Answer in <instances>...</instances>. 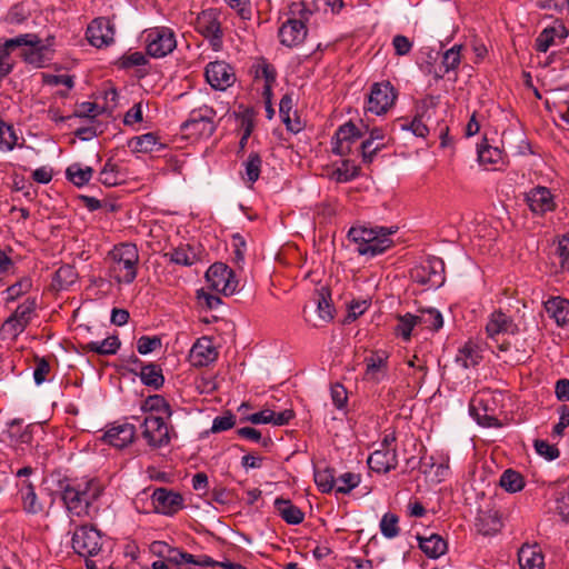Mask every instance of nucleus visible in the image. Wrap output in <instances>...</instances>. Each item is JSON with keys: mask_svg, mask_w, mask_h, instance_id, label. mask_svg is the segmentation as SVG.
<instances>
[{"mask_svg": "<svg viewBox=\"0 0 569 569\" xmlns=\"http://www.w3.org/2000/svg\"><path fill=\"white\" fill-rule=\"evenodd\" d=\"M51 479H63L59 481L61 497L66 508L77 517L90 516L91 506L102 492V487L96 479L82 480L71 483L68 478L59 473L52 475Z\"/></svg>", "mask_w": 569, "mask_h": 569, "instance_id": "obj_1", "label": "nucleus"}, {"mask_svg": "<svg viewBox=\"0 0 569 569\" xmlns=\"http://www.w3.org/2000/svg\"><path fill=\"white\" fill-rule=\"evenodd\" d=\"M396 230L386 227H352L348 232V237L357 244L356 250L359 254L376 257L393 244L390 236Z\"/></svg>", "mask_w": 569, "mask_h": 569, "instance_id": "obj_2", "label": "nucleus"}, {"mask_svg": "<svg viewBox=\"0 0 569 569\" xmlns=\"http://www.w3.org/2000/svg\"><path fill=\"white\" fill-rule=\"evenodd\" d=\"M109 274L119 284H130L138 273L139 251L136 244L120 243L108 254Z\"/></svg>", "mask_w": 569, "mask_h": 569, "instance_id": "obj_3", "label": "nucleus"}, {"mask_svg": "<svg viewBox=\"0 0 569 569\" xmlns=\"http://www.w3.org/2000/svg\"><path fill=\"white\" fill-rule=\"evenodd\" d=\"M51 40L52 38H48L47 43H43L38 34L24 33L9 39V46H17L20 57L28 64L43 68L52 60Z\"/></svg>", "mask_w": 569, "mask_h": 569, "instance_id": "obj_4", "label": "nucleus"}, {"mask_svg": "<svg viewBox=\"0 0 569 569\" xmlns=\"http://www.w3.org/2000/svg\"><path fill=\"white\" fill-rule=\"evenodd\" d=\"M217 112L209 106H201L190 111L188 119L181 124L182 132L189 138H210L216 131Z\"/></svg>", "mask_w": 569, "mask_h": 569, "instance_id": "obj_5", "label": "nucleus"}, {"mask_svg": "<svg viewBox=\"0 0 569 569\" xmlns=\"http://www.w3.org/2000/svg\"><path fill=\"white\" fill-rule=\"evenodd\" d=\"M72 548L82 557L97 556L102 548L101 532L92 526H80L72 535Z\"/></svg>", "mask_w": 569, "mask_h": 569, "instance_id": "obj_6", "label": "nucleus"}, {"mask_svg": "<svg viewBox=\"0 0 569 569\" xmlns=\"http://www.w3.org/2000/svg\"><path fill=\"white\" fill-rule=\"evenodd\" d=\"M206 279L211 290L231 296L237 291L238 280L232 269L222 262H216L206 272Z\"/></svg>", "mask_w": 569, "mask_h": 569, "instance_id": "obj_7", "label": "nucleus"}, {"mask_svg": "<svg viewBox=\"0 0 569 569\" xmlns=\"http://www.w3.org/2000/svg\"><path fill=\"white\" fill-rule=\"evenodd\" d=\"M147 52L153 58H162L173 51L177 46L174 33L166 27L153 28L146 34Z\"/></svg>", "mask_w": 569, "mask_h": 569, "instance_id": "obj_8", "label": "nucleus"}, {"mask_svg": "<svg viewBox=\"0 0 569 569\" xmlns=\"http://www.w3.org/2000/svg\"><path fill=\"white\" fill-rule=\"evenodd\" d=\"M486 332L489 339L497 342L500 351H507L510 348V343L505 340L499 343L498 337L500 335H517L519 327L509 316L498 310L490 315L486 325Z\"/></svg>", "mask_w": 569, "mask_h": 569, "instance_id": "obj_9", "label": "nucleus"}, {"mask_svg": "<svg viewBox=\"0 0 569 569\" xmlns=\"http://www.w3.org/2000/svg\"><path fill=\"white\" fill-rule=\"evenodd\" d=\"M397 93L390 82H377L371 86L367 110L377 116L385 114L395 103Z\"/></svg>", "mask_w": 569, "mask_h": 569, "instance_id": "obj_10", "label": "nucleus"}, {"mask_svg": "<svg viewBox=\"0 0 569 569\" xmlns=\"http://www.w3.org/2000/svg\"><path fill=\"white\" fill-rule=\"evenodd\" d=\"M196 30L209 40L214 51L221 49L223 32L216 10L202 11L197 18Z\"/></svg>", "mask_w": 569, "mask_h": 569, "instance_id": "obj_11", "label": "nucleus"}, {"mask_svg": "<svg viewBox=\"0 0 569 569\" xmlns=\"http://www.w3.org/2000/svg\"><path fill=\"white\" fill-rule=\"evenodd\" d=\"M142 429V436L151 447L161 448L170 442V429L162 416L148 415Z\"/></svg>", "mask_w": 569, "mask_h": 569, "instance_id": "obj_12", "label": "nucleus"}, {"mask_svg": "<svg viewBox=\"0 0 569 569\" xmlns=\"http://www.w3.org/2000/svg\"><path fill=\"white\" fill-rule=\"evenodd\" d=\"M443 269L442 260L433 258L415 268L411 271V277L415 281L428 286V288H439L445 282Z\"/></svg>", "mask_w": 569, "mask_h": 569, "instance_id": "obj_13", "label": "nucleus"}, {"mask_svg": "<svg viewBox=\"0 0 569 569\" xmlns=\"http://www.w3.org/2000/svg\"><path fill=\"white\" fill-rule=\"evenodd\" d=\"M208 83L216 90L224 91L236 81V74L230 64L224 61H213L207 64L204 71Z\"/></svg>", "mask_w": 569, "mask_h": 569, "instance_id": "obj_14", "label": "nucleus"}, {"mask_svg": "<svg viewBox=\"0 0 569 569\" xmlns=\"http://www.w3.org/2000/svg\"><path fill=\"white\" fill-rule=\"evenodd\" d=\"M359 138L360 132L352 122L340 126L332 138V152L341 157L350 154Z\"/></svg>", "mask_w": 569, "mask_h": 569, "instance_id": "obj_15", "label": "nucleus"}, {"mask_svg": "<svg viewBox=\"0 0 569 569\" xmlns=\"http://www.w3.org/2000/svg\"><path fill=\"white\" fill-rule=\"evenodd\" d=\"M87 38L97 48L109 46L114 40V26L107 18H97L88 26Z\"/></svg>", "mask_w": 569, "mask_h": 569, "instance_id": "obj_16", "label": "nucleus"}, {"mask_svg": "<svg viewBox=\"0 0 569 569\" xmlns=\"http://www.w3.org/2000/svg\"><path fill=\"white\" fill-rule=\"evenodd\" d=\"M190 361L194 367H207L218 358V351L208 337L199 338L190 350Z\"/></svg>", "mask_w": 569, "mask_h": 569, "instance_id": "obj_17", "label": "nucleus"}, {"mask_svg": "<svg viewBox=\"0 0 569 569\" xmlns=\"http://www.w3.org/2000/svg\"><path fill=\"white\" fill-rule=\"evenodd\" d=\"M529 209L536 214H545L556 208L553 196L546 187H536L526 193Z\"/></svg>", "mask_w": 569, "mask_h": 569, "instance_id": "obj_18", "label": "nucleus"}, {"mask_svg": "<svg viewBox=\"0 0 569 569\" xmlns=\"http://www.w3.org/2000/svg\"><path fill=\"white\" fill-rule=\"evenodd\" d=\"M156 510L163 515H172L182 506V497L164 488L156 489L152 493Z\"/></svg>", "mask_w": 569, "mask_h": 569, "instance_id": "obj_19", "label": "nucleus"}, {"mask_svg": "<svg viewBox=\"0 0 569 569\" xmlns=\"http://www.w3.org/2000/svg\"><path fill=\"white\" fill-rule=\"evenodd\" d=\"M307 36V27L301 20L289 19L279 29L280 42L287 47L300 44Z\"/></svg>", "mask_w": 569, "mask_h": 569, "instance_id": "obj_20", "label": "nucleus"}, {"mask_svg": "<svg viewBox=\"0 0 569 569\" xmlns=\"http://www.w3.org/2000/svg\"><path fill=\"white\" fill-rule=\"evenodd\" d=\"M396 448H380L373 451L368 458V466L379 473H387L397 467Z\"/></svg>", "mask_w": 569, "mask_h": 569, "instance_id": "obj_21", "label": "nucleus"}, {"mask_svg": "<svg viewBox=\"0 0 569 569\" xmlns=\"http://www.w3.org/2000/svg\"><path fill=\"white\" fill-rule=\"evenodd\" d=\"M387 146L386 133L380 128H375L370 131L369 137L363 140L359 149L361 151L362 161L365 163L372 162L375 156Z\"/></svg>", "mask_w": 569, "mask_h": 569, "instance_id": "obj_22", "label": "nucleus"}, {"mask_svg": "<svg viewBox=\"0 0 569 569\" xmlns=\"http://www.w3.org/2000/svg\"><path fill=\"white\" fill-rule=\"evenodd\" d=\"M136 428L131 423H122L110 427L103 438L104 440L116 447L123 448L133 441Z\"/></svg>", "mask_w": 569, "mask_h": 569, "instance_id": "obj_23", "label": "nucleus"}, {"mask_svg": "<svg viewBox=\"0 0 569 569\" xmlns=\"http://www.w3.org/2000/svg\"><path fill=\"white\" fill-rule=\"evenodd\" d=\"M200 248L190 243L180 244L164 256L170 259L171 262L184 267H190L200 260Z\"/></svg>", "mask_w": 569, "mask_h": 569, "instance_id": "obj_24", "label": "nucleus"}, {"mask_svg": "<svg viewBox=\"0 0 569 569\" xmlns=\"http://www.w3.org/2000/svg\"><path fill=\"white\" fill-rule=\"evenodd\" d=\"M482 360L481 345L473 340H468L459 348L456 356V362L465 369L473 368Z\"/></svg>", "mask_w": 569, "mask_h": 569, "instance_id": "obj_25", "label": "nucleus"}, {"mask_svg": "<svg viewBox=\"0 0 569 569\" xmlns=\"http://www.w3.org/2000/svg\"><path fill=\"white\" fill-rule=\"evenodd\" d=\"M366 378L372 382L382 381L388 373V356L380 352H375L366 358Z\"/></svg>", "mask_w": 569, "mask_h": 569, "instance_id": "obj_26", "label": "nucleus"}, {"mask_svg": "<svg viewBox=\"0 0 569 569\" xmlns=\"http://www.w3.org/2000/svg\"><path fill=\"white\" fill-rule=\"evenodd\" d=\"M547 313L560 327L569 321V300L561 297H551L545 302Z\"/></svg>", "mask_w": 569, "mask_h": 569, "instance_id": "obj_27", "label": "nucleus"}, {"mask_svg": "<svg viewBox=\"0 0 569 569\" xmlns=\"http://www.w3.org/2000/svg\"><path fill=\"white\" fill-rule=\"evenodd\" d=\"M274 509L277 513L289 525H299L305 519L303 511L295 506L289 499L281 497L274 500Z\"/></svg>", "mask_w": 569, "mask_h": 569, "instance_id": "obj_28", "label": "nucleus"}, {"mask_svg": "<svg viewBox=\"0 0 569 569\" xmlns=\"http://www.w3.org/2000/svg\"><path fill=\"white\" fill-rule=\"evenodd\" d=\"M417 539L419 541V548L431 559L441 557L448 549L447 541L436 533H432L429 537L418 536Z\"/></svg>", "mask_w": 569, "mask_h": 569, "instance_id": "obj_29", "label": "nucleus"}, {"mask_svg": "<svg viewBox=\"0 0 569 569\" xmlns=\"http://www.w3.org/2000/svg\"><path fill=\"white\" fill-rule=\"evenodd\" d=\"M435 106L436 99L433 97H427L418 103L417 114L409 126L415 136L423 138L428 134L429 129L423 122V118L426 117L428 109L433 108Z\"/></svg>", "mask_w": 569, "mask_h": 569, "instance_id": "obj_30", "label": "nucleus"}, {"mask_svg": "<svg viewBox=\"0 0 569 569\" xmlns=\"http://www.w3.org/2000/svg\"><path fill=\"white\" fill-rule=\"evenodd\" d=\"M521 569H545V559L536 546H523L518 552Z\"/></svg>", "mask_w": 569, "mask_h": 569, "instance_id": "obj_31", "label": "nucleus"}, {"mask_svg": "<svg viewBox=\"0 0 569 569\" xmlns=\"http://www.w3.org/2000/svg\"><path fill=\"white\" fill-rule=\"evenodd\" d=\"M128 146L132 151L144 153L159 151L163 148V144L159 142V138L152 132L133 137L129 140Z\"/></svg>", "mask_w": 569, "mask_h": 569, "instance_id": "obj_32", "label": "nucleus"}, {"mask_svg": "<svg viewBox=\"0 0 569 569\" xmlns=\"http://www.w3.org/2000/svg\"><path fill=\"white\" fill-rule=\"evenodd\" d=\"M141 410L149 415L162 416L170 418L172 415L170 405L160 395L149 396L141 405Z\"/></svg>", "mask_w": 569, "mask_h": 569, "instance_id": "obj_33", "label": "nucleus"}, {"mask_svg": "<svg viewBox=\"0 0 569 569\" xmlns=\"http://www.w3.org/2000/svg\"><path fill=\"white\" fill-rule=\"evenodd\" d=\"M139 377L143 385L154 389L161 388L164 382L161 368L154 363L141 366Z\"/></svg>", "mask_w": 569, "mask_h": 569, "instance_id": "obj_34", "label": "nucleus"}, {"mask_svg": "<svg viewBox=\"0 0 569 569\" xmlns=\"http://www.w3.org/2000/svg\"><path fill=\"white\" fill-rule=\"evenodd\" d=\"M67 178L77 187L87 184L92 176L91 167H82L80 163H72L66 170Z\"/></svg>", "mask_w": 569, "mask_h": 569, "instance_id": "obj_35", "label": "nucleus"}, {"mask_svg": "<svg viewBox=\"0 0 569 569\" xmlns=\"http://www.w3.org/2000/svg\"><path fill=\"white\" fill-rule=\"evenodd\" d=\"M416 318L418 325L425 326L433 331H438L443 326L442 315L435 308L420 310V313L416 315Z\"/></svg>", "mask_w": 569, "mask_h": 569, "instance_id": "obj_36", "label": "nucleus"}, {"mask_svg": "<svg viewBox=\"0 0 569 569\" xmlns=\"http://www.w3.org/2000/svg\"><path fill=\"white\" fill-rule=\"evenodd\" d=\"M36 309V300L34 299H26L21 305H19L9 319V322L14 321L20 330H23L26 326L29 323L32 312Z\"/></svg>", "mask_w": 569, "mask_h": 569, "instance_id": "obj_37", "label": "nucleus"}, {"mask_svg": "<svg viewBox=\"0 0 569 569\" xmlns=\"http://www.w3.org/2000/svg\"><path fill=\"white\" fill-rule=\"evenodd\" d=\"M86 350L96 352L98 355H114L120 348V341L118 337L111 336L102 341H90L86 345Z\"/></svg>", "mask_w": 569, "mask_h": 569, "instance_id": "obj_38", "label": "nucleus"}, {"mask_svg": "<svg viewBox=\"0 0 569 569\" xmlns=\"http://www.w3.org/2000/svg\"><path fill=\"white\" fill-rule=\"evenodd\" d=\"M99 180L107 187H113L124 181V176L120 172L118 164L107 161L99 173Z\"/></svg>", "mask_w": 569, "mask_h": 569, "instance_id": "obj_39", "label": "nucleus"}, {"mask_svg": "<svg viewBox=\"0 0 569 569\" xmlns=\"http://www.w3.org/2000/svg\"><path fill=\"white\" fill-rule=\"evenodd\" d=\"M21 499L23 502V509L30 513H37L41 511L42 507L38 502V498L34 488L31 482L23 481L20 488Z\"/></svg>", "mask_w": 569, "mask_h": 569, "instance_id": "obj_40", "label": "nucleus"}, {"mask_svg": "<svg viewBox=\"0 0 569 569\" xmlns=\"http://www.w3.org/2000/svg\"><path fill=\"white\" fill-rule=\"evenodd\" d=\"M500 486L508 492H518L523 489V477L512 469H507L502 472L499 481Z\"/></svg>", "mask_w": 569, "mask_h": 569, "instance_id": "obj_41", "label": "nucleus"}, {"mask_svg": "<svg viewBox=\"0 0 569 569\" xmlns=\"http://www.w3.org/2000/svg\"><path fill=\"white\" fill-rule=\"evenodd\" d=\"M16 146H18L16 130L0 118V151H11Z\"/></svg>", "mask_w": 569, "mask_h": 569, "instance_id": "obj_42", "label": "nucleus"}, {"mask_svg": "<svg viewBox=\"0 0 569 569\" xmlns=\"http://www.w3.org/2000/svg\"><path fill=\"white\" fill-rule=\"evenodd\" d=\"M261 157L256 153L251 152L248 156V159L244 162V179L246 181L250 182L251 184L254 183L259 177L261 171Z\"/></svg>", "mask_w": 569, "mask_h": 569, "instance_id": "obj_43", "label": "nucleus"}, {"mask_svg": "<svg viewBox=\"0 0 569 569\" xmlns=\"http://www.w3.org/2000/svg\"><path fill=\"white\" fill-rule=\"evenodd\" d=\"M479 531L483 535H491L500 529L501 522L498 515L491 512H482L478 517L477 523Z\"/></svg>", "mask_w": 569, "mask_h": 569, "instance_id": "obj_44", "label": "nucleus"}, {"mask_svg": "<svg viewBox=\"0 0 569 569\" xmlns=\"http://www.w3.org/2000/svg\"><path fill=\"white\" fill-rule=\"evenodd\" d=\"M315 481L321 492H330L336 487V477L333 470L330 468L316 470Z\"/></svg>", "mask_w": 569, "mask_h": 569, "instance_id": "obj_45", "label": "nucleus"}, {"mask_svg": "<svg viewBox=\"0 0 569 569\" xmlns=\"http://www.w3.org/2000/svg\"><path fill=\"white\" fill-rule=\"evenodd\" d=\"M416 315L406 313L398 317V325L395 329L396 333L400 336L403 340H410L411 332L413 328L417 326Z\"/></svg>", "mask_w": 569, "mask_h": 569, "instance_id": "obj_46", "label": "nucleus"}, {"mask_svg": "<svg viewBox=\"0 0 569 569\" xmlns=\"http://www.w3.org/2000/svg\"><path fill=\"white\" fill-rule=\"evenodd\" d=\"M13 49H17V46H9V39L0 43V78L9 74L13 68L14 61L11 57Z\"/></svg>", "mask_w": 569, "mask_h": 569, "instance_id": "obj_47", "label": "nucleus"}, {"mask_svg": "<svg viewBox=\"0 0 569 569\" xmlns=\"http://www.w3.org/2000/svg\"><path fill=\"white\" fill-rule=\"evenodd\" d=\"M360 483V476L352 472H346L336 478V491L338 493H348Z\"/></svg>", "mask_w": 569, "mask_h": 569, "instance_id": "obj_48", "label": "nucleus"}, {"mask_svg": "<svg viewBox=\"0 0 569 569\" xmlns=\"http://www.w3.org/2000/svg\"><path fill=\"white\" fill-rule=\"evenodd\" d=\"M399 518L393 513H386L380 520V531L383 537L392 539L399 535Z\"/></svg>", "mask_w": 569, "mask_h": 569, "instance_id": "obj_49", "label": "nucleus"}, {"mask_svg": "<svg viewBox=\"0 0 569 569\" xmlns=\"http://www.w3.org/2000/svg\"><path fill=\"white\" fill-rule=\"evenodd\" d=\"M461 49V44H455L452 48H450L443 53L442 66L445 68V72L455 70L460 64Z\"/></svg>", "mask_w": 569, "mask_h": 569, "instance_id": "obj_50", "label": "nucleus"}, {"mask_svg": "<svg viewBox=\"0 0 569 569\" xmlns=\"http://www.w3.org/2000/svg\"><path fill=\"white\" fill-rule=\"evenodd\" d=\"M317 311L319 318L323 321H330L333 319V308L331 306L330 298L323 292V290L317 298Z\"/></svg>", "mask_w": 569, "mask_h": 569, "instance_id": "obj_51", "label": "nucleus"}, {"mask_svg": "<svg viewBox=\"0 0 569 569\" xmlns=\"http://www.w3.org/2000/svg\"><path fill=\"white\" fill-rule=\"evenodd\" d=\"M32 287L30 278H22L7 289L8 300L14 301L19 297L26 295Z\"/></svg>", "mask_w": 569, "mask_h": 569, "instance_id": "obj_52", "label": "nucleus"}, {"mask_svg": "<svg viewBox=\"0 0 569 569\" xmlns=\"http://www.w3.org/2000/svg\"><path fill=\"white\" fill-rule=\"evenodd\" d=\"M502 158L501 151L498 148L490 146H481L478 149V159L481 163L496 164Z\"/></svg>", "mask_w": 569, "mask_h": 569, "instance_id": "obj_53", "label": "nucleus"}, {"mask_svg": "<svg viewBox=\"0 0 569 569\" xmlns=\"http://www.w3.org/2000/svg\"><path fill=\"white\" fill-rule=\"evenodd\" d=\"M161 347V339L157 336H142L137 341V350L141 355H148Z\"/></svg>", "mask_w": 569, "mask_h": 569, "instance_id": "obj_54", "label": "nucleus"}, {"mask_svg": "<svg viewBox=\"0 0 569 569\" xmlns=\"http://www.w3.org/2000/svg\"><path fill=\"white\" fill-rule=\"evenodd\" d=\"M77 278V272L73 267L66 264L60 267L56 272V280L61 288L71 286Z\"/></svg>", "mask_w": 569, "mask_h": 569, "instance_id": "obj_55", "label": "nucleus"}, {"mask_svg": "<svg viewBox=\"0 0 569 569\" xmlns=\"http://www.w3.org/2000/svg\"><path fill=\"white\" fill-rule=\"evenodd\" d=\"M34 365L33 379L36 385H41L50 372V363L46 358L36 357Z\"/></svg>", "mask_w": 569, "mask_h": 569, "instance_id": "obj_56", "label": "nucleus"}, {"mask_svg": "<svg viewBox=\"0 0 569 569\" xmlns=\"http://www.w3.org/2000/svg\"><path fill=\"white\" fill-rule=\"evenodd\" d=\"M535 449L539 456L549 461L557 459L560 455L559 449L556 446L550 445L545 440H536Z\"/></svg>", "mask_w": 569, "mask_h": 569, "instance_id": "obj_57", "label": "nucleus"}, {"mask_svg": "<svg viewBox=\"0 0 569 569\" xmlns=\"http://www.w3.org/2000/svg\"><path fill=\"white\" fill-rule=\"evenodd\" d=\"M330 396H331L332 403L337 409L341 410L346 407L347 401H348V393H347L346 388L342 385H340V383L332 385L331 389H330Z\"/></svg>", "mask_w": 569, "mask_h": 569, "instance_id": "obj_58", "label": "nucleus"}, {"mask_svg": "<svg viewBox=\"0 0 569 569\" xmlns=\"http://www.w3.org/2000/svg\"><path fill=\"white\" fill-rule=\"evenodd\" d=\"M337 181L347 182L358 176V167L351 164L348 160L342 162V166L335 171Z\"/></svg>", "mask_w": 569, "mask_h": 569, "instance_id": "obj_59", "label": "nucleus"}, {"mask_svg": "<svg viewBox=\"0 0 569 569\" xmlns=\"http://www.w3.org/2000/svg\"><path fill=\"white\" fill-rule=\"evenodd\" d=\"M555 28L545 29L536 39V49L539 52H547L548 49L553 44L555 40Z\"/></svg>", "mask_w": 569, "mask_h": 569, "instance_id": "obj_60", "label": "nucleus"}, {"mask_svg": "<svg viewBox=\"0 0 569 569\" xmlns=\"http://www.w3.org/2000/svg\"><path fill=\"white\" fill-rule=\"evenodd\" d=\"M197 299L200 306L210 310L218 308L222 302L218 296L212 295L204 289H199L197 291Z\"/></svg>", "mask_w": 569, "mask_h": 569, "instance_id": "obj_61", "label": "nucleus"}, {"mask_svg": "<svg viewBox=\"0 0 569 569\" xmlns=\"http://www.w3.org/2000/svg\"><path fill=\"white\" fill-rule=\"evenodd\" d=\"M167 563H173L176 566H180L182 563H190L194 562V556L181 551L179 549H169V553L166 557L164 560Z\"/></svg>", "mask_w": 569, "mask_h": 569, "instance_id": "obj_62", "label": "nucleus"}, {"mask_svg": "<svg viewBox=\"0 0 569 569\" xmlns=\"http://www.w3.org/2000/svg\"><path fill=\"white\" fill-rule=\"evenodd\" d=\"M236 423V418L232 413L216 417L212 421L211 432L218 433L231 429Z\"/></svg>", "mask_w": 569, "mask_h": 569, "instance_id": "obj_63", "label": "nucleus"}, {"mask_svg": "<svg viewBox=\"0 0 569 569\" xmlns=\"http://www.w3.org/2000/svg\"><path fill=\"white\" fill-rule=\"evenodd\" d=\"M257 77L266 80V90H270L272 83L276 81L277 72L272 64L262 62L257 69Z\"/></svg>", "mask_w": 569, "mask_h": 569, "instance_id": "obj_64", "label": "nucleus"}]
</instances>
